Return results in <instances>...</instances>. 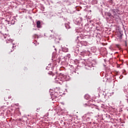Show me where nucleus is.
<instances>
[{"label":"nucleus","mask_w":128,"mask_h":128,"mask_svg":"<svg viewBox=\"0 0 128 128\" xmlns=\"http://www.w3.org/2000/svg\"><path fill=\"white\" fill-rule=\"evenodd\" d=\"M125 44H126V46H127V44H126V42H125Z\"/></svg>","instance_id":"6"},{"label":"nucleus","mask_w":128,"mask_h":128,"mask_svg":"<svg viewBox=\"0 0 128 128\" xmlns=\"http://www.w3.org/2000/svg\"><path fill=\"white\" fill-rule=\"evenodd\" d=\"M122 38V36H120V38Z\"/></svg>","instance_id":"7"},{"label":"nucleus","mask_w":128,"mask_h":128,"mask_svg":"<svg viewBox=\"0 0 128 128\" xmlns=\"http://www.w3.org/2000/svg\"><path fill=\"white\" fill-rule=\"evenodd\" d=\"M116 48H119V50L120 48V44H116Z\"/></svg>","instance_id":"3"},{"label":"nucleus","mask_w":128,"mask_h":128,"mask_svg":"<svg viewBox=\"0 0 128 128\" xmlns=\"http://www.w3.org/2000/svg\"><path fill=\"white\" fill-rule=\"evenodd\" d=\"M8 98H12V96H10V97H8Z\"/></svg>","instance_id":"9"},{"label":"nucleus","mask_w":128,"mask_h":128,"mask_svg":"<svg viewBox=\"0 0 128 128\" xmlns=\"http://www.w3.org/2000/svg\"><path fill=\"white\" fill-rule=\"evenodd\" d=\"M37 112H38V109L37 110Z\"/></svg>","instance_id":"10"},{"label":"nucleus","mask_w":128,"mask_h":128,"mask_svg":"<svg viewBox=\"0 0 128 128\" xmlns=\"http://www.w3.org/2000/svg\"><path fill=\"white\" fill-rule=\"evenodd\" d=\"M36 26H37V28H40V21H38L36 22Z\"/></svg>","instance_id":"1"},{"label":"nucleus","mask_w":128,"mask_h":128,"mask_svg":"<svg viewBox=\"0 0 128 128\" xmlns=\"http://www.w3.org/2000/svg\"><path fill=\"white\" fill-rule=\"evenodd\" d=\"M14 52V48H12V50L10 52Z\"/></svg>","instance_id":"5"},{"label":"nucleus","mask_w":128,"mask_h":128,"mask_svg":"<svg viewBox=\"0 0 128 128\" xmlns=\"http://www.w3.org/2000/svg\"><path fill=\"white\" fill-rule=\"evenodd\" d=\"M12 48H14V46H12Z\"/></svg>","instance_id":"11"},{"label":"nucleus","mask_w":128,"mask_h":128,"mask_svg":"<svg viewBox=\"0 0 128 128\" xmlns=\"http://www.w3.org/2000/svg\"><path fill=\"white\" fill-rule=\"evenodd\" d=\"M112 14H114V16L116 14V11H114V10H112Z\"/></svg>","instance_id":"2"},{"label":"nucleus","mask_w":128,"mask_h":128,"mask_svg":"<svg viewBox=\"0 0 128 128\" xmlns=\"http://www.w3.org/2000/svg\"><path fill=\"white\" fill-rule=\"evenodd\" d=\"M107 16H112V14H110V13H108Z\"/></svg>","instance_id":"4"},{"label":"nucleus","mask_w":128,"mask_h":128,"mask_svg":"<svg viewBox=\"0 0 128 128\" xmlns=\"http://www.w3.org/2000/svg\"><path fill=\"white\" fill-rule=\"evenodd\" d=\"M123 74H126V73L125 72H124Z\"/></svg>","instance_id":"8"}]
</instances>
